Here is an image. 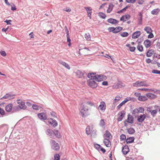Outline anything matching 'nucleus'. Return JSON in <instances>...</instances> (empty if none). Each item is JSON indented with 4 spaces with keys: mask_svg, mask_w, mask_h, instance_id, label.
<instances>
[{
    "mask_svg": "<svg viewBox=\"0 0 160 160\" xmlns=\"http://www.w3.org/2000/svg\"><path fill=\"white\" fill-rule=\"evenodd\" d=\"M135 132L134 130L132 128H130L128 129V132L129 134H132Z\"/></svg>",
    "mask_w": 160,
    "mask_h": 160,
    "instance_id": "45",
    "label": "nucleus"
},
{
    "mask_svg": "<svg viewBox=\"0 0 160 160\" xmlns=\"http://www.w3.org/2000/svg\"><path fill=\"white\" fill-rule=\"evenodd\" d=\"M152 72L154 74H160V71L157 70L153 69L152 70Z\"/></svg>",
    "mask_w": 160,
    "mask_h": 160,
    "instance_id": "49",
    "label": "nucleus"
},
{
    "mask_svg": "<svg viewBox=\"0 0 160 160\" xmlns=\"http://www.w3.org/2000/svg\"><path fill=\"white\" fill-rule=\"evenodd\" d=\"M32 107L34 109L36 110H38L39 109V107L37 105H33Z\"/></svg>",
    "mask_w": 160,
    "mask_h": 160,
    "instance_id": "53",
    "label": "nucleus"
},
{
    "mask_svg": "<svg viewBox=\"0 0 160 160\" xmlns=\"http://www.w3.org/2000/svg\"><path fill=\"white\" fill-rule=\"evenodd\" d=\"M85 37L87 40L89 41L91 40V37L89 33L85 34Z\"/></svg>",
    "mask_w": 160,
    "mask_h": 160,
    "instance_id": "42",
    "label": "nucleus"
},
{
    "mask_svg": "<svg viewBox=\"0 0 160 160\" xmlns=\"http://www.w3.org/2000/svg\"><path fill=\"white\" fill-rule=\"evenodd\" d=\"M100 125L101 126H103L105 125V122L103 119H102L100 122Z\"/></svg>",
    "mask_w": 160,
    "mask_h": 160,
    "instance_id": "50",
    "label": "nucleus"
},
{
    "mask_svg": "<svg viewBox=\"0 0 160 160\" xmlns=\"http://www.w3.org/2000/svg\"><path fill=\"white\" fill-rule=\"evenodd\" d=\"M48 123L52 125L54 127L58 125L57 122L55 120H53L52 118H50L48 119Z\"/></svg>",
    "mask_w": 160,
    "mask_h": 160,
    "instance_id": "15",
    "label": "nucleus"
},
{
    "mask_svg": "<svg viewBox=\"0 0 160 160\" xmlns=\"http://www.w3.org/2000/svg\"><path fill=\"white\" fill-rule=\"evenodd\" d=\"M14 95H12L9 93H7L2 98H0V100L2 99V98L4 99H8L9 100H10L13 98H14Z\"/></svg>",
    "mask_w": 160,
    "mask_h": 160,
    "instance_id": "9",
    "label": "nucleus"
},
{
    "mask_svg": "<svg viewBox=\"0 0 160 160\" xmlns=\"http://www.w3.org/2000/svg\"><path fill=\"white\" fill-rule=\"evenodd\" d=\"M96 79L95 80L98 82H100L105 80L107 78V77L103 75H97Z\"/></svg>",
    "mask_w": 160,
    "mask_h": 160,
    "instance_id": "8",
    "label": "nucleus"
},
{
    "mask_svg": "<svg viewBox=\"0 0 160 160\" xmlns=\"http://www.w3.org/2000/svg\"><path fill=\"white\" fill-rule=\"evenodd\" d=\"M99 151H102L103 153H104L106 151L105 149L101 147Z\"/></svg>",
    "mask_w": 160,
    "mask_h": 160,
    "instance_id": "62",
    "label": "nucleus"
},
{
    "mask_svg": "<svg viewBox=\"0 0 160 160\" xmlns=\"http://www.w3.org/2000/svg\"><path fill=\"white\" fill-rule=\"evenodd\" d=\"M107 21L108 22L112 24H115L118 22V21L117 20L112 18L108 19Z\"/></svg>",
    "mask_w": 160,
    "mask_h": 160,
    "instance_id": "27",
    "label": "nucleus"
},
{
    "mask_svg": "<svg viewBox=\"0 0 160 160\" xmlns=\"http://www.w3.org/2000/svg\"><path fill=\"white\" fill-rule=\"evenodd\" d=\"M103 137L104 138H106L108 139H111L112 138V136L109 131H106L103 135Z\"/></svg>",
    "mask_w": 160,
    "mask_h": 160,
    "instance_id": "10",
    "label": "nucleus"
},
{
    "mask_svg": "<svg viewBox=\"0 0 160 160\" xmlns=\"http://www.w3.org/2000/svg\"><path fill=\"white\" fill-rule=\"evenodd\" d=\"M106 105L105 103L103 102H101L98 108V110L100 112H103L105 110Z\"/></svg>",
    "mask_w": 160,
    "mask_h": 160,
    "instance_id": "5",
    "label": "nucleus"
},
{
    "mask_svg": "<svg viewBox=\"0 0 160 160\" xmlns=\"http://www.w3.org/2000/svg\"><path fill=\"white\" fill-rule=\"evenodd\" d=\"M132 113L133 114L136 115L137 114L139 113L138 109L137 108H135L133 111Z\"/></svg>",
    "mask_w": 160,
    "mask_h": 160,
    "instance_id": "54",
    "label": "nucleus"
},
{
    "mask_svg": "<svg viewBox=\"0 0 160 160\" xmlns=\"http://www.w3.org/2000/svg\"><path fill=\"white\" fill-rule=\"evenodd\" d=\"M4 22H6L7 24L8 25H11L12 24L11 23V22H12V20H6L5 21H4Z\"/></svg>",
    "mask_w": 160,
    "mask_h": 160,
    "instance_id": "58",
    "label": "nucleus"
},
{
    "mask_svg": "<svg viewBox=\"0 0 160 160\" xmlns=\"http://www.w3.org/2000/svg\"><path fill=\"white\" fill-rule=\"evenodd\" d=\"M125 112L124 111H122L118 114V117L117 119L118 122L121 121L125 115Z\"/></svg>",
    "mask_w": 160,
    "mask_h": 160,
    "instance_id": "7",
    "label": "nucleus"
},
{
    "mask_svg": "<svg viewBox=\"0 0 160 160\" xmlns=\"http://www.w3.org/2000/svg\"><path fill=\"white\" fill-rule=\"evenodd\" d=\"M132 98L130 97H128L125 99L124 100L122 101L121 103H120L118 106L117 107V109L118 110H119L121 108V107L125 103H126L128 102L131 100Z\"/></svg>",
    "mask_w": 160,
    "mask_h": 160,
    "instance_id": "6",
    "label": "nucleus"
},
{
    "mask_svg": "<svg viewBox=\"0 0 160 160\" xmlns=\"http://www.w3.org/2000/svg\"><path fill=\"white\" fill-rule=\"evenodd\" d=\"M75 73L78 78H82L83 77L84 73L79 70H77L75 72Z\"/></svg>",
    "mask_w": 160,
    "mask_h": 160,
    "instance_id": "22",
    "label": "nucleus"
},
{
    "mask_svg": "<svg viewBox=\"0 0 160 160\" xmlns=\"http://www.w3.org/2000/svg\"><path fill=\"white\" fill-rule=\"evenodd\" d=\"M54 160H59L60 156L58 154H56L54 156Z\"/></svg>",
    "mask_w": 160,
    "mask_h": 160,
    "instance_id": "48",
    "label": "nucleus"
},
{
    "mask_svg": "<svg viewBox=\"0 0 160 160\" xmlns=\"http://www.w3.org/2000/svg\"><path fill=\"white\" fill-rule=\"evenodd\" d=\"M116 86L118 88H121L122 87L124 86L125 84L124 83L121 82H118L117 83Z\"/></svg>",
    "mask_w": 160,
    "mask_h": 160,
    "instance_id": "39",
    "label": "nucleus"
},
{
    "mask_svg": "<svg viewBox=\"0 0 160 160\" xmlns=\"http://www.w3.org/2000/svg\"><path fill=\"white\" fill-rule=\"evenodd\" d=\"M137 0H126L127 2L128 3H134Z\"/></svg>",
    "mask_w": 160,
    "mask_h": 160,
    "instance_id": "51",
    "label": "nucleus"
},
{
    "mask_svg": "<svg viewBox=\"0 0 160 160\" xmlns=\"http://www.w3.org/2000/svg\"><path fill=\"white\" fill-rule=\"evenodd\" d=\"M1 55L3 57L6 56L7 54L4 51H2L0 52Z\"/></svg>",
    "mask_w": 160,
    "mask_h": 160,
    "instance_id": "52",
    "label": "nucleus"
},
{
    "mask_svg": "<svg viewBox=\"0 0 160 160\" xmlns=\"http://www.w3.org/2000/svg\"><path fill=\"white\" fill-rule=\"evenodd\" d=\"M11 9L12 10L14 11V10H16L17 9H16V6H15V5L13 4V5H11Z\"/></svg>",
    "mask_w": 160,
    "mask_h": 160,
    "instance_id": "61",
    "label": "nucleus"
},
{
    "mask_svg": "<svg viewBox=\"0 0 160 160\" xmlns=\"http://www.w3.org/2000/svg\"><path fill=\"white\" fill-rule=\"evenodd\" d=\"M122 28L121 27H117L115 28H114V33H116L119 32L122 30Z\"/></svg>",
    "mask_w": 160,
    "mask_h": 160,
    "instance_id": "33",
    "label": "nucleus"
},
{
    "mask_svg": "<svg viewBox=\"0 0 160 160\" xmlns=\"http://www.w3.org/2000/svg\"><path fill=\"white\" fill-rule=\"evenodd\" d=\"M114 6L112 3H110L109 5V7L107 10V12L108 13H110L112 11Z\"/></svg>",
    "mask_w": 160,
    "mask_h": 160,
    "instance_id": "34",
    "label": "nucleus"
},
{
    "mask_svg": "<svg viewBox=\"0 0 160 160\" xmlns=\"http://www.w3.org/2000/svg\"><path fill=\"white\" fill-rule=\"evenodd\" d=\"M128 8V7L127 6L125 8H124L123 9H122V10H120V11H118L117 12V13H122V12H123L124 11H125Z\"/></svg>",
    "mask_w": 160,
    "mask_h": 160,
    "instance_id": "47",
    "label": "nucleus"
},
{
    "mask_svg": "<svg viewBox=\"0 0 160 160\" xmlns=\"http://www.w3.org/2000/svg\"><path fill=\"white\" fill-rule=\"evenodd\" d=\"M88 85L92 88H95L97 86L96 82L92 80L89 81L88 82Z\"/></svg>",
    "mask_w": 160,
    "mask_h": 160,
    "instance_id": "11",
    "label": "nucleus"
},
{
    "mask_svg": "<svg viewBox=\"0 0 160 160\" xmlns=\"http://www.w3.org/2000/svg\"><path fill=\"white\" fill-rule=\"evenodd\" d=\"M50 143L51 148L55 151L58 150L60 149V146L54 140L51 139L50 141Z\"/></svg>",
    "mask_w": 160,
    "mask_h": 160,
    "instance_id": "2",
    "label": "nucleus"
},
{
    "mask_svg": "<svg viewBox=\"0 0 160 160\" xmlns=\"http://www.w3.org/2000/svg\"><path fill=\"white\" fill-rule=\"evenodd\" d=\"M108 30L109 31V32H112L113 33H114V27H109L108 28Z\"/></svg>",
    "mask_w": 160,
    "mask_h": 160,
    "instance_id": "56",
    "label": "nucleus"
},
{
    "mask_svg": "<svg viewBox=\"0 0 160 160\" xmlns=\"http://www.w3.org/2000/svg\"><path fill=\"white\" fill-rule=\"evenodd\" d=\"M120 34L121 36L123 37H127L129 35L128 33L126 32H121Z\"/></svg>",
    "mask_w": 160,
    "mask_h": 160,
    "instance_id": "40",
    "label": "nucleus"
},
{
    "mask_svg": "<svg viewBox=\"0 0 160 160\" xmlns=\"http://www.w3.org/2000/svg\"><path fill=\"white\" fill-rule=\"evenodd\" d=\"M154 108L155 109L152 110L151 112V115L153 116H154L157 113L158 110V109L159 108L158 106H154Z\"/></svg>",
    "mask_w": 160,
    "mask_h": 160,
    "instance_id": "23",
    "label": "nucleus"
},
{
    "mask_svg": "<svg viewBox=\"0 0 160 160\" xmlns=\"http://www.w3.org/2000/svg\"><path fill=\"white\" fill-rule=\"evenodd\" d=\"M56 136L57 138H59L61 137L60 133L57 130L54 131V136Z\"/></svg>",
    "mask_w": 160,
    "mask_h": 160,
    "instance_id": "41",
    "label": "nucleus"
},
{
    "mask_svg": "<svg viewBox=\"0 0 160 160\" xmlns=\"http://www.w3.org/2000/svg\"><path fill=\"white\" fill-rule=\"evenodd\" d=\"M47 134L51 138H53L54 137V131L51 129H48L47 130Z\"/></svg>",
    "mask_w": 160,
    "mask_h": 160,
    "instance_id": "16",
    "label": "nucleus"
},
{
    "mask_svg": "<svg viewBox=\"0 0 160 160\" xmlns=\"http://www.w3.org/2000/svg\"><path fill=\"white\" fill-rule=\"evenodd\" d=\"M146 96L149 99H153L156 98V96L153 94L149 93L146 94Z\"/></svg>",
    "mask_w": 160,
    "mask_h": 160,
    "instance_id": "26",
    "label": "nucleus"
},
{
    "mask_svg": "<svg viewBox=\"0 0 160 160\" xmlns=\"http://www.w3.org/2000/svg\"><path fill=\"white\" fill-rule=\"evenodd\" d=\"M134 94L135 96L138 97V98H139V97L141 95L140 93L136 92L134 93Z\"/></svg>",
    "mask_w": 160,
    "mask_h": 160,
    "instance_id": "64",
    "label": "nucleus"
},
{
    "mask_svg": "<svg viewBox=\"0 0 160 160\" xmlns=\"http://www.w3.org/2000/svg\"><path fill=\"white\" fill-rule=\"evenodd\" d=\"M92 130V127H90L89 126H88L86 129V134L88 135L90 134Z\"/></svg>",
    "mask_w": 160,
    "mask_h": 160,
    "instance_id": "28",
    "label": "nucleus"
},
{
    "mask_svg": "<svg viewBox=\"0 0 160 160\" xmlns=\"http://www.w3.org/2000/svg\"><path fill=\"white\" fill-rule=\"evenodd\" d=\"M137 109H138L139 113H143L144 111V108L142 107H139Z\"/></svg>",
    "mask_w": 160,
    "mask_h": 160,
    "instance_id": "43",
    "label": "nucleus"
},
{
    "mask_svg": "<svg viewBox=\"0 0 160 160\" xmlns=\"http://www.w3.org/2000/svg\"><path fill=\"white\" fill-rule=\"evenodd\" d=\"M138 49L140 52H142L143 50V48L141 44H139L137 46Z\"/></svg>",
    "mask_w": 160,
    "mask_h": 160,
    "instance_id": "44",
    "label": "nucleus"
},
{
    "mask_svg": "<svg viewBox=\"0 0 160 160\" xmlns=\"http://www.w3.org/2000/svg\"><path fill=\"white\" fill-rule=\"evenodd\" d=\"M89 106L95 107V105L94 103L91 102H87L81 105L79 111L82 117H85L89 115L88 112L89 108Z\"/></svg>",
    "mask_w": 160,
    "mask_h": 160,
    "instance_id": "1",
    "label": "nucleus"
},
{
    "mask_svg": "<svg viewBox=\"0 0 160 160\" xmlns=\"http://www.w3.org/2000/svg\"><path fill=\"white\" fill-rule=\"evenodd\" d=\"M130 18V16L128 14L122 16L120 18V20L123 22L129 20Z\"/></svg>",
    "mask_w": 160,
    "mask_h": 160,
    "instance_id": "14",
    "label": "nucleus"
},
{
    "mask_svg": "<svg viewBox=\"0 0 160 160\" xmlns=\"http://www.w3.org/2000/svg\"><path fill=\"white\" fill-rule=\"evenodd\" d=\"M141 32L139 31H136L134 32L132 35V38L133 39L138 38L141 35Z\"/></svg>",
    "mask_w": 160,
    "mask_h": 160,
    "instance_id": "18",
    "label": "nucleus"
},
{
    "mask_svg": "<svg viewBox=\"0 0 160 160\" xmlns=\"http://www.w3.org/2000/svg\"><path fill=\"white\" fill-rule=\"evenodd\" d=\"M146 118V115L145 114L140 115L137 117V121L140 122H142Z\"/></svg>",
    "mask_w": 160,
    "mask_h": 160,
    "instance_id": "12",
    "label": "nucleus"
},
{
    "mask_svg": "<svg viewBox=\"0 0 160 160\" xmlns=\"http://www.w3.org/2000/svg\"><path fill=\"white\" fill-rule=\"evenodd\" d=\"M160 10L159 8L154 9L151 11V13L153 15H157L160 12Z\"/></svg>",
    "mask_w": 160,
    "mask_h": 160,
    "instance_id": "36",
    "label": "nucleus"
},
{
    "mask_svg": "<svg viewBox=\"0 0 160 160\" xmlns=\"http://www.w3.org/2000/svg\"><path fill=\"white\" fill-rule=\"evenodd\" d=\"M0 114L2 115H3L5 114L4 111L1 108H0Z\"/></svg>",
    "mask_w": 160,
    "mask_h": 160,
    "instance_id": "57",
    "label": "nucleus"
},
{
    "mask_svg": "<svg viewBox=\"0 0 160 160\" xmlns=\"http://www.w3.org/2000/svg\"><path fill=\"white\" fill-rule=\"evenodd\" d=\"M97 75L96 73H88L87 75L88 77L92 79L95 80L96 79Z\"/></svg>",
    "mask_w": 160,
    "mask_h": 160,
    "instance_id": "21",
    "label": "nucleus"
},
{
    "mask_svg": "<svg viewBox=\"0 0 160 160\" xmlns=\"http://www.w3.org/2000/svg\"><path fill=\"white\" fill-rule=\"evenodd\" d=\"M12 105L11 104H9L6 106L5 109L8 112H10L12 109Z\"/></svg>",
    "mask_w": 160,
    "mask_h": 160,
    "instance_id": "31",
    "label": "nucleus"
},
{
    "mask_svg": "<svg viewBox=\"0 0 160 160\" xmlns=\"http://www.w3.org/2000/svg\"><path fill=\"white\" fill-rule=\"evenodd\" d=\"M149 35L148 36V38H151L154 37V35L152 32L149 33Z\"/></svg>",
    "mask_w": 160,
    "mask_h": 160,
    "instance_id": "60",
    "label": "nucleus"
},
{
    "mask_svg": "<svg viewBox=\"0 0 160 160\" xmlns=\"http://www.w3.org/2000/svg\"><path fill=\"white\" fill-rule=\"evenodd\" d=\"M149 84L145 81H137L133 84V86L134 87H139L141 86L148 87Z\"/></svg>",
    "mask_w": 160,
    "mask_h": 160,
    "instance_id": "3",
    "label": "nucleus"
},
{
    "mask_svg": "<svg viewBox=\"0 0 160 160\" xmlns=\"http://www.w3.org/2000/svg\"><path fill=\"white\" fill-rule=\"evenodd\" d=\"M85 9L88 12H90L91 11L92 9L90 7H85Z\"/></svg>",
    "mask_w": 160,
    "mask_h": 160,
    "instance_id": "63",
    "label": "nucleus"
},
{
    "mask_svg": "<svg viewBox=\"0 0 160 160\" xmlns=\"http://www.w3.org/2000/svg\"><path fill=\"white\" fill-rule=\"evenodd\" d=\"M154 51L152 49H150L148 50L146 54V55L147 57H151L154 53Z\"/></svg>",
    "mask_w": 160,
    "mask_h": 160,
    "instance_id": "32",
    "label": "nucleus"
},
{
    "mask_svg": "<svg viewBox=\"0 0 160 160\" xmlns=\"http://www.w3.org/2000/svg\"><path fill=\"white\" fill-rule=\"evenodd\" d=\"M38 117L39 118L42 120H46L47 117L45 113H39L38 115Z\"/></svg>",
    "mask_w": 160,
    "mask_h": 160,
    "instance_id": "17",
    "label": "nucleus"
},
{
    "mask_svg": "<svg viewBox=\"0 0 160 160\" xmlns=\"http://www.w3.org/2000/svg\"><path fill=\"white\" fill-rule=\"evenodd\" d=\"M126 136L124 134H122L121 135L120 138V139L121 141H123L126 139Z\"/></svg>",
    "mask_w": 160,
    "mask_h": 160,
    "instance_id": "46",
    "label": "nucleus"
},
{
    "mask_svg": "<svg viewBox=\"0 0 160 160\" xmlns=\"http://www.w3.org/2000/svg\"><path fill=\"white\" fill-rule=\"evenodd\" d=\"M98 15L99 17L102 19H105L106 17V15L102 12H99Z\"/></svg>",
    "mask_w": 160,
    "mask_h": 160,
    "instance_id": "38",
    "label": "nucleus"
},
{
    "mask_svg": "<svg viewBox=\"0 0 160 160\" xmlns=\"http://www.w3.org/2000/svg\"><path fill=\"white\" fill-rule=\"evenodd\" d=\"M144 30L147 33L152 32V30L151 28L148 26L145 27L144 28Z\"/></svg>",
    "mask_w": 160,
    "mask_h": 160,
    "instance_id": "35",
    "label": "nucleus"
},
{
    "mask_svg": "<svg viewBox=\"0 0 160 160\" xmlns=\"http://www.w3.org/2000/svg\"><path fill=\"white\" fill-rule=\"evenodd\" d=\"M144 0H138L137 3L139 4L142 5L144 3Z\"/></svg>",
    "mask_w": 160,
    "mask_h": 160,
    "instance_id": "55",
    "label": "nucleus"
},
{
    "mask_svg": "<svg viewBox=\"0 0 160 160\" xmlns=\"http://www.w3.org/2000/svg\"><path fill=\"white\" fill-rule=\"evenodd\" d=\"M95 148L99 151L101 147V146L98 144H96L95 145Z\"/></svg>",
    "mask_w": 160,
    "mask_h": 160,
    "instance_id": "59",
    "label": "nucleus"
},
{
    "mask_svg": "<svg viewBox=\"0 0 160 160\" xmlns=\"http://www.w3.org/2000/svg\"><path fill=\"white\" fill-rule=\"evenodd\" d=\"M134 138L133 137H130L127 139L126 142L127 143H132L133 142Z\"/></svg>",
    "mask_w": 160,
    "mask_h": 160,
    "instance_id": "37",
    "label": "nucleus"
},
{
    "mask_svg": "<svg viewBox=\"0 0 160 160\" xmlns=\"http://www.w3.org/2000/svg\"><path fill=\"white\" fill-rule=\"evenodd\" d=\"M143 44L146 48H148L151 46V42L148 39H147L144 41Z\"/></svg>",
    "mask_w": 160,
    "mask_h": 160,
    "instance_id": "24",
    "label": "nucleus"
},
{
    "mask_svg": "<svg viewBox=\"0 0 160 160\" xmlns=\"http://www.w3.org/2000/svg\"><path fill=\"white\" fill-rule=\"evenodd\" d=\"M138 99L139 101L142 102L146 101L148 99L146 97L144 96H141V95L139 97V98H138Z\"/></svg>",
    "mask_w": 160,
    "mask_h": 160,
    "instance_id": "30",
    "label": "nucleus"
},
{
    "mask_svg": "<svg viewBox=\"0 0 160 160\" xmlns=\"http://www.w3.org/2000/svg\"><path fill=\"white\" fill-rule=\"evenodd\" d=\"M103 142L104 145L107 147H110L111 146V142L110 141L109 139L105 138L104 139Z\"/></svg>",
    "mask_w": 160,
    "mask_h": 160,
    "instance_id": "13",
    "label": "nucleus"
},
{
    "mask_svg": "<svg viewBox=\"0 0 160 160\" xmlns=\"http://www.w3.org/2000/svg\"><path fill=\"white\" fill-rule=\"evenodd\" d=\"M17 102L19 104L18 106L20 108L23 109L25 108V105L24 102L21 101L20 100H18L17 101Z\"/></svg>",
    "mask_w": 160,
    "mask_h": 160,
    "instance_id": "25",
    "label": "nucleus"
},
{
    "mask_svg": "<svg viewBox=\"0 0 160 160\" xmlns=\"http://www.w3.org/2000/svg\"><path fill=\"white\" fill-rule=\"evenodd\" d=\"M58 62L68 69H70V67L69 65L65 62L59 60L58 61Z\"/></svg>",
    "mask_w": 160,
    "mask_h": 160,
    "instance_id": "19",
    "label": "nucleus"
},
{
    "mask_svg": "<svg viewBox=\"0 0 160 160\" xmlns=\"http://www.w3.org/2000/svg\"><path fill=\"white\" fill-rule=\"evenodd\" d=\"M133 117L132 115L129 114L128 115L127 119L124 122V126H127V123L132 124L133 123Z\"/></svg>",
    "mask_w": 160,
    "mask_h": 160,
    "instance_id": "4",
    "label": "nucleus"
},
{
    "mask_svg": "<svg viewBox=\"0 0 160 160\" xmlns=\"http://www.w3.org/2000/svg\"><path fill=\"white\" fill-rule=\"evenodd\" d=\"M129 149L128 146H124L122 149V152L124 155H126L129 152Z\"/></svg>",
    "mask_w": 160,
    "mask_h": 160,
    "instance_id": "20",
    "label": "nucleus"
},
{
    "mask_svg": "<svg viewBox=\"0 0 160 160\" xmlns=\"http://www.w3.org/2000/svg\"><path fill=\"white\" fill-rule=\"evenodd\" d=\"M122 98V95H117L116 96L113 101V103L115 104L118 102Z\"/></svg>",
    "mask_w": 160,
    "mask_h": 160,
    "instance_id": "29",
    "label": "nucleus"
}]
</instances>
